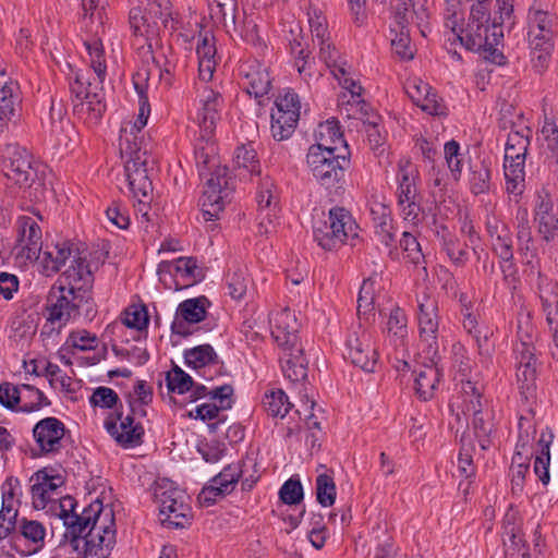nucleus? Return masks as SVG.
I'll list each match as a JSON object with an SVG mask.
<instances>
[{
  "label": "nucleus",
  "mask_w": 558,
  "mask_h": 558,
  "mask_svg": "<svg viewBox=\"0 0 558 558\" xmlns=\"http://www.w3.org/2000/svg\"><path fill=\"white\" fill-rule=\"evenodd\" d=\"M122 159L124 160V170L129 182L130 191L134 198L137 199L135 205L136 213L143 221H150L149 204L151 201V180L149 171L153 169L154 158L150 156V147L145 144L140 148L120 149Z\"/></svg>",
  "instance_id": "39448f33"
},
{
  "label": "nucleus",
  "mask_w": 558,
  "mask_h": 558,
  "mask_svg": "<svg viewBox=\"0 0 558 558\" xmlns=\"http://www.w3.org/2000/svg\"><path fill=\"white\" fill-rule=\"evenodd\" d=\"M514 0H496L494 19L488 22L489 28L498 25L504 34L505 27H512L514 24Z\"/></svg>",
  "instance_id": "69168bd1"
},
{
  "label": "nucleus",
  "mask_w": 558,
  "mask_h": 558,
  "mask_svg": "<svg viewBox=\"0 0 558 558\" xmlns=\"http://www.w3.org/2000/svg\"><path fill=\"white\" fill-rule=\"evenodd\" d=\"M45 395L34 386L23 384L19 386V408L21 412H34L48 405Z\"/></svg>",
  "instance_id": "3c124183"
},
{
  "label": "nucleus",
  "mask_w": 558,
  "mask_h": 558,
  "mask_svg": "<svg viewBox=\"0 0 558 558\" xmlns=\"http://www.w3.org/2000/svg\"><path fill=\"white\" fill-rule=\"evenodd\" d=\"M3 173L8 180L24 187L34 181L36 171L32 166V157L24 147L10 145L3 155Z\"/></svg>",
  "instance_id": "a878e982"
},
{
  "label": "nucleus",
  "mask_w": 558,
  "mask_h": 558,
  "mask_svg": "<svg viewBox=\"0 0 558 558\" xmlns=\"http://www.w3.org/2000/svg\"><path fill=\"white\" fill-rule=\"evenodd\" d=\"M555 17L548 11L532 7L527 13L529 34L545 33L554 34Z\"/></svg>",
  "instance_id": "5fc2aeb1"
},
{
  "label": "nucleus",
  "mask_w": 558,
  "mask_h": 558,
  "mask_svg": "<svg viewBox=\"0 0 558 558\" xmlns=\"http://www.w3.org/2000/svg\"><path fill=\"white\" fill-rule=\"evenodd\" d=\"M519 437L514 453H521L523 457L531 459L530 446L535 436V427L533 422L524 416L519 420Z\"/></svg>",
  "instance_id": "338daca9"
},
{
  "label": "nucleus",
  "mask_w": 558,
  "mask_h": 558,
  "mask_svg": "<svg viewBox=\"0 0 558 558\" xmlns=\"http://www.w3.org/2000/svg\"><path fill=\"white\" fill-rule=\"evenodd\" d=\"M281 349L280 362L284 376L291 381H301L307 377V359L300 341L293 344L279 347Z\"/></svg>",
  "instance_id": "f704fd0d"
},
{
  "label": "nucleus",
  "mask_w": 558,
  "mask_h": 558,
  "mask_svg": "<svg viewBox=\"0 0 558 558\" xmlns=\"http://www.w3.org/2000/svg\"><path fill=\"white\" fill-rule=\"evenodd\" d=\"M234 165L240 171V175L259 174V162L256 159V151L252 145H242L236 148Z\"/></svg>",
  "instance_id": "864d4df0"
},
{
  "label": "nucleus",
  "mask_w": 558,
  "mask_h": 558,
  "mask_svg": "<svg viewBox=\"0 0 558 558\" xmlns=\"http://www.w3.org/2000/svg\"><path fill=\"white\" fill-rule=\"evenodd\" d=\"M64 342L74 351L81 352L93 351L99 344L97 336L86 329L71 331Z\"/></svg>",
  "instance_id": "e2e57ef3"
},
{
  "label": "nucleus",
  "mask_w": 558,
  "mask_h": 558,
  "mask_svg": "<svg viewBox=\"0 0 558 558\" xmlns=\"http://www.w3.org/2000/svg\"><path fill=\"white\" fill-rule=\"evenodd\" d=\"M315 144L311 147H318L324 150L342 153L347 149L343 133L336 119H328L317 125L314 132Z\"/></svg>",
  "instance_id": "c9c22d12"
},
{
  "label": "nucleus",
  "mask_w": 558,
  "mask_h": 558,
  "mask_svg": "<svg viewBox=\"0 0 558 558\" xmlns=\"http://www.w3.org/2000/svg\"><path fill=\"white\" fill-rule=\"evenodd\" d=\"M325 1L326 0H308L311 3V9L307 14L308 25L312 36L316 38L318 43L329 39L326 17L318 8V4H323Z\"/></svg>",
  "instance_id": "13d9d810"
},
{
  "label": "nucleus",
  "mask_w": 558,
  "mask_h": 558,
  "mask_svg": "<svg viewBox=\"0 0 558 558\" xmlns=\"http://www.w3.org/2000/svg\"><path fill=\"white\" fill-rule=\"evenodd\" d=\"M93 275L85 259L74 255L68 269L61 275L56 283L75 288V292L81 294V290L89 286Z\"/></svg>",
  "instance_id": "79ce46f5"
},
{
  "label": "nucleus",
  "mask_w": 558,
  "mask_h": 558,
  "mask_svg": "<svg viewBox=\"0 0 558 558\" xmlns=\"http://www.w3.org/2000/svg\"><path fill=\"white\" fill-rule=\"evenodd\" d=\"M342 153L310 147L306 156L308 170L323 186L330 187L339 182L343 170L339 159Z\"/></svg>",
  "instance_id": "412c9836"
},
{
  "label": "nucleus",
  "mask_w": 558,
  "mask_h": 558,
  "mask_svg": "<svg viewBox=\"0 0 558 558\" xmlns=\"http://www.w3.org/2000/svg\"><path fill=\"white\" fill-rule=\"evenodd\" d=\"M19 89L17 82L0 64V132L17 121Z\"/></svg>",
  "instance_id": "c756f323"
},
{
  "label": "nucleus",
  "mask_w": 558,
  "mask_h": 558,
  "mask_svg": "<svg viewBox=\"0 0 558 558\" xmlns=\"http://www.w3.org/2000/svg\"><path fill=\"white\" fill-rule=\"evenodd\" d=\"M444 160L448 169L447 173L435 166H433L429 171V180L435 196L437 192L441 196L450 181L457 183L461 178L464 155L461 153V147L458 142L449 141L445 144Z\"/></svg>",
  "instance_id": "b1692460"
},
{
  "label": "nucleus",
  "mask_w": 558,
  "mask_h": 558,
  "mask_svg": "<svg viewBox=\"0 0 558 558\" xmlns=\"http://www.w3.org/2000/svg\"><path fill=\"white\" fill-rule=\"evenodd\" d=\"M120 399L118 393L106 386H100L94 389L93 393L89 397V403L94 408L100 409H109L114 411H119L117 405Z\"/></svg>",
  "instance_id": "774afa93"
},
{
  "label": "nucleus",
  "mask_w": 558,
  "mask_h": 558,
  "mask_svg": "<svg viewBox=\"0 0 558 558\" xmlns=\"http://www.w3.org/2000/svg\"><path fill=\"white\" fill-rule=\"evenodd\" d=\"M87 61L95 74V82L85 81L83 75H76L71 84L74 114L86 124L98 123L105 112L102 83L107 76V62L102 43L98 38L84 41Z\"/></svg>",
  "instance_id": "7ed1b4c3"
},
{
  "label": "nucleus",
  "mask_w": 558,
  "mask_h": 558,
  "mask_svg": "<svg viewBox=\"0 0 558 558\" xmlns=\"http://www.w3.org/2000/svg\"><path fill=\"white\" fill-rule=\"evenodd\" d=\"M233 389L229 385L217 387L195 386L192 392V400L197 401L208 397V401L201 403L187 412V416L195 420L211 421L220 417V413L231 409Z\"/></svg>",
  "instance_id": "4468645a"
},
{
  "label": "nucleus",
  "mask_w": 558,
  "mask_h": 558,
  "mask_svg": "<svg viewBox=\"0 0 558 558\" xmlns=\"http://www.w3.org/2000/svg\"><path fill=\"white\" fill-rule=\"evenodd\" d=\"M331 230H333V226L329 217L327 219H317L313 225L314 239L324 250L330 251L340 245Z\"/></svg>",
  "instance_id": "0e129e2a"
},
{
  "label": "nucleus",
  "mask_w": 558,
  "mask_h": 558,
  "mask_svg": "<svg viewBox=\"0 0 558 558\" xmlns=\"http://www.w3.org/2000/svg\"><path fill=\"white\" fill-rule=\"evenodd\" d=\"M381 289V278L378 275L371 276L363 281L357 298V312L360 315H365L376 307Z\"/></svg>",
  "instance_id": "de8ad7c7"
},
{
  "label": "nucleus",
  "mask_w": 558,
  "mask_h": 558,
  "mask_svg": "<svg viewBox=\"0 0 558 558\" xmlns=\"http://www.w3.org/2000/svg\"><path fill=\"white\" fill-rule=\"evenodd\" d=\"M104 426L108 434L124 448H133L142 442L144 428L130 413L124 415L120 411L110 412Z\"/></svg>",
  "instance_id": "393cba45"
},
{
  "label": "nucleus",
  "mask_w": 558,
  "mask_h": 558,
  "mask_svg": "<svg viewBox=\"0 0 558 558\" xmlns=\"http://www.w3.org/2000/svg\"><path fill=\"white\" fill-rule=\"evenodd\" d=\"M154 500L158 509V519L167 527H185L190 524L192 512L186 494L172 482L161 480L154 488Z\"/></svg>",
  "instance_id": "0eeeda50"
},
{
  "label": "nucleus",
  "mask_w": 558,
  "mask_h": 558,
  "mask_svg": "<svg viewBox=\"0 0 558 558\" xmlns=\"http://www.w3.org/2000/svg\"><path fill=\"white\" fill-rule=\"evenodd\" d=\"M524 345L523 343L513 347V359L517 383L521 392L525 395V398H529L536 386L538 361L535 349H529Z\"/></svg>",
  "instance_id": "c85d7f7f"
},
{
  "label": "nucleus",
  "mask_w": 558,
  "mask_h": 558,
  "mask_svg": "<svg viewBox=\"0 0 558 558\" xmlns=\"http://www.w3.org/2000/svg\"><path fill=\"white\" fill-rule=\"evenodd\" d=\"M19 532L25 542L23 556L35 555L45 547L47 531L41 522L23 518L19 522Z\"/></svg>",
  "instance_id": "a19ab883"
},
{
  "label": "nucleus",
  "mask_w": 558,
  "mask_h": 558,
  "mask_svg": "<svg viewBox=\"0 0 558 558\" xmlns=\"http://www.w3.org/2000/svg\"><path fill=\"white\" fill-rule=\"evenodd\" d=\"M66 428L59 418L49 416L40 420L33 427L34 440L41 453L59 452L64 442Z\"/></svg>",
  "instance_id": "cd10ccee"
},
{
  "label": "nucleus",
  "mask_w": 558,
  "mask_h": 558,
  "mask_svg": "<svg viewBox=\"0 0 558 558\" xmlns=\"http://www.w3.org/2000/svg\"><path fill=\"white\" fill-rule=\"evenodd\" d=\"M275 106L270 129L275 140L283 141L293 134L299 121L301 109L299 96L290 89H284L277 97Z\"/></svg>",
  "instance_id": "6ab92c4d"
},
{
  "label": "nucleus",
  "mask_w": 558,
  "mask_h": 558,
  "mask_svg": "<svg viewBox=\"0 0 558 558\" xmlns=\"http://www.w3.org/2000/svg\"><path fill=\"white\" fill-rule=\"evenodd\" d=\"M452 412L460 416L473 415V426L476 436H488L492 432V424L488 417L485 418L482 413L481 393L475 384L471 380L462 381L461 391L450 402Z\"/></svg>",
  "instance_id": "aec40b11"
},
{
  "label": "nucleus",
  "mask_w": 558,
  "mask_h": 558,
  "mask_svg": "<svg viewBox=\"0 0 558 558\" xmlns=\"http://www.w3.org/2000/svg\"><path fill=\"white\" fill-rule=\"evenodd\" d=\"M244 472L236 463L229 464L217 474L207 486H205L198 495L201 504L210 506L218 498L230 494Z\"/></svg>",
  "instance_id": "7c9ffc66"
},
{
  "label": "nucleus",
  "mask_w": 558,
  "mask_h": 558,
  "mask_svg": "<svg viewBox=\"0 0 558 558\" xmlns=\"http://www.w3.org/2000/svg\"><path fill=\"white\" fill-rule=\"evenodd\" d=\"M32 502L37 510H47L63 521L59 505L71 496H61L63 477L52 470L43 469L34 473L31 478Z\"/></svg>",
  "instance_id": "9b49d317"
},
{
  "label": "nucleus",
  "mask_w": 558,
  "mask_h": 558,
  "mask_svg": "<svg viewBox=\"0 0 558 558\" xmlns=\"http://www.w3.org/2000/svg\"><path fill=\"white\" fill-rule=\"evenodd\" d=\"M81 301L82 296L75 292V288L54 283L46 300L44 329L60 333L78 315Z\"/></svg>",
  "instance_id": "9d476101"
},
{
  "label": "nucleus",
  "mask_w": 558,
  "mask_h": 558,
  "mask_svg": "<svg viewBox=\"0 0 558 558\" xmlns=\"http://www.w3.org/2000/svg\"><path fill=\"white\" fill-rule=\"evenodd\" d=\"M428 17L426 8L421 0H399L390 23V41L393 52L403 60L414 57V48L410 40V25L421 26Z\"/></svg>",
  "instance_id": "423d86ee"
},
{
  "label": "nucleus",
  "mask_w": 558,
  "mask_h": 558,
  "mask_svg": "<svg viewBox=\"0 0 558 558\" xmlns=\"http://www.w3.org/2000/svg\"><path fill=\"white\" fill-rule=\"evenodd\" d=\"M343 356L364 372H375L379 354L374 333L362 325L350 329L344 341Z\"/></svg>",
  "instance_id": "ddd939ff"
},
{
  "label": "nucleus",
  "mask_w": 558,
  "mask_h": 558,
  "mask_svg": "<svg viewBox=\"0 0 558 558\" xmlns=\"http://www.w3.org/2000/svg\"><path fill=\"white\" fill-rule=\"evenodd\" d=\"M198 109L197 123L199 132L205 135L215 134L217 122L220 120V112L223 108V98L219 85L215 81L197 83Z\"/></svg>",
  "instance_id": "a211bd4d"
},
{
  "label": "nucleus",
  "mask_w": 558,
  "mask_h": 558,
  "mask_svg": "<svg viewBox=\"0 0 558 558\" xmlns=\"http://www.w3.org/2000/svg\"><path fill=\"white\" fill-rule=\"evenodd\" d=\"M130 26L135 36L149 37L155 35V22L151 16L147 14L142 8H132L130 11Z\"/></svg>",
  "instance_id": "052dcab7"
},
{
  "label": "nucleus",
  "mask_w": 558,
  "mask_h": 558,
  "mask_svg": "<svg viewBox=\"0 0 558 558\" xmlns=\"http://www.w3.org/2000/svg\"><path fill=\"white\" fill-rule=\"evenodd\" d=\"M74 256L72 244L69 242H58L51 247H47L39 254L38 264L40 271L50 277L58 272L65 262Z\"/></svg>",
  "instance_id": "4c0bfd02"
},
{
  "label": "nucleus",
  "mask_w": 558,
  "mask_h": 558,
  "mask_svg": "<svg viewBox=\"0 0 558 558\" xmlns=\"http://www.w3.org/2000/svg\"><path fill=\"white\" fill-rule=\"evenodd\" d=\"M553 37L554 34L527 33V40L531 49L532 62L537 71L544 70L547 65L549 56L554 47Z\"/></svg>",
  "instance_id": "c03bdc74"
},
{
  "label": "nucleus",
  "mask_w": 558,
  "mask_h": 558,
  "mask_svg": "<svg viewBox=\"0 0 558 558\" xmlns=\"http://www.w3.org/2000/svg\"><path fill=\"white\" fill-rule=\"evenodd\" d=\"M553 440L550 433L542 432L538 439V450L536 452L534 461V473L539 478L543 485H547L550 482L549 464H550V452L549 447Z\"/></svg>",
  "instance_id": "8fccbe9b"
},
{
  "label": "nucleus",
  "mask_w": 558,
  "mask_h": 558,
  "mask_svg": "<svg viewBox=\"0 0 558 558\" xmlns=\"http://www.w3.org/2000/svg\"><path fill=\"white\" fill-rule=\"evenodd\" d=\"M196 53L198 58V77L202 82L214 81V72L216 69V47L214 37L206 32L201 34L197 40Z\"/></svg>",
  "instance_id": "ea45409f"
},
{
  "label": "nucleus",
  "mask_w": 558,
  "mask_h": 558,
  "mask_svg": "<svg viewBox=\"0 0 558 558\" xmlns=\"http://www.w3.org/2000/svg\"><path fill=\"white\" fill-rule=\"evenodd\" d=\"M487 233L490 236L494 252L505 262L512 259V239L508 226L492 216L486 221Z\"/></svg>",
  "instance_id": "e433bc0d"
},
{
  "label": "nucleus",
  "mask_w": 558,
  "mask_h": 558,
  "mask_svg": "<svg viewBox=\"0 0 558 558\" xmlns=\"http://www.w3.org/2000/svg\"><path fill=\"white\" fill-rule=\"evenodd\" d=\"M471 3L470 17L464 26L459 0H446L445 26L470 50H492L498 46L504 34L498 25L489 28L490 0H466Z\"/></svg>",
  "instance_id": "f03ea898"
},
{
  "label": "nucleus",
  "mask_w": 558,
  "mask_h": 558,
  "mask_svg": "<svg viewBox=\"0 0 558 558\" xmlns=\"http://www.w3.org/2000/svg\"><path fill=\"white\" fill-rule=\"evenodd\" d=\"M166 384L171 392L178 395L190 393L191 400L195 386H203L202 384L195 383L193 378L179 366H173L167 372Z\"/></svg>",
  "instance_id": "603ef678"
},
{
  "label": "nucleus",
  "mask_w": 558,
  "mask_h": 558,
  "mask_svg": "<svg viewBox=\"0 0 558 558\" xmlns=\"http://www.w3.org/2000/svg\"><path fill=\"white\" fill-rule=\"evenodd\" d=\"M328 216L333 226L331 233L335 239H338L340 244H343L357 235V226L347 209L342 207L331 208Z\"/></svg>",
  "instance_id": "37998d69"
},
{
  "label": "nucleus",
  "mask_w": 558,
  "mask_h": 558,
  "mask_svg": "<svg viewBox=\"0 0 558 558\" xmlns=\"http://www.w3.org/2000/svg\"><path fill=\"white\" fill-rule=\"evenodd\" d=\"M387 337V356L398 372L409 368L407 357L408 319L405 313L398 306L393 307L385 327Z\"/></svg>",
  "instance_id": "f3484780"
},
{
  "label": "nucleus",
  "mask_w": 558,
  "mask_h": 558,
  "mask_svg": "<svg viewBox=\"0 0 558 558\" xmlns=\"http://www.w3.org/2000/svg\"><path fill=\"white\" fill-rule=\"evenodd\" d=\"M264 407L270 416L282 418L288 414L292 404L283 390L274 389L265 395Z\"/></svg>",
  "instance_id": "6e6d98bb"
},
{
  "label": "nucleus",
  "mask_w": 558,
  "mask_h": 558,
  "mask_svg": "<svg viewBox=\"0 0 558 558\" xmlns=\"http://www.w3.org/2000/svg\"><path fill=\"white\" fill-rule=\"evenodd\" d=\"M534 220L545 241L549 242L558 234V210L554 209L553 198L546 191L536 195Z\"/></svg>",
  "instance_id": "2f4dec72"
},
{
  "label": "nucleus",
  "mask_w": 558,
  "mask_h": 558,
  "mask_svg": "<svg viewBox=\"0 0 558 558\" xmlns=\"http://www.w3.org/2000/svg\"><path fill=\"white\" fill-rule=\"evenodd\" d=\"M319 44V58L325 62L333 77L339 82L343 89L351 94L354 102H361L362 86L355 80L351 66L347 60L341 57L335 47L327 40Z\"/></svg>",
  "instance_id": "5701e85b"
},
{
  "label": "nucleus",
  "mask_w": 558,
  "mask_h": 558,
  "mask_svg": "<svg viewBox=\"0 0 558 558\" xmlns=\"http://www.w3.org/2000/svg\"><path fill=\"white\" fill-rule=\"evenodd\" d=\"M274 182L269 178H265L257 192V205L260 213V226H265V220L272 225L271 217L278 210V201L274 192Z\"/></svg>",
  "instance_id": "49530a36"
},
{
  "label": "nucleus",
  "mask_w": 558,
  "mask_h": 558,
  "mask_svg": "<svg viewBox=\"0 0 558 558\" xmlns=\"http://www.w3.org/2000/svg\"><path fill=\"white\" fill-rule=\"evenodd\" d=\"M196 166L202 178L207 175L202 197L203 217L205 220H214L229 202L232 194V182L228 169L218 163L217 148L214 134L205 135L199 132V137L194 147Z\"/></svg>",
  "instance_id": "20e7f679"
},
{
  "label": "nucleus",
  "mask_w": 558,
  "mask_h": 558,
  "mask_svg": "<svg viewBox=\"0 0 558 558\" xmlns=\"http://www.w3.org/2000/svg\"><path fill=\"white\" fill-rule=\"evenodd\" d=\"M271 336L278 347L293 344L300 341L296 335L299 323L289 308L274 311L269 317Z\"/></svg>",
  "instance_id": "473e14b6"
},
{
  "label": "nucleus",
  "mask_w": 558,
  "mask_h": 558,
  "mask_svg": "<svg viewBox=\"0 0 558 558\" xmlns=\"http://www.w3.org/2000/svg\"><path fill=\"white\" fill-rule=\"evenodd\" d=\"M148 73L147 71H140L133 76L134 88L138 94V114L134 120L124 121L119 137V147L125 148H140L146 144L149 147V143L145 141L142 130L146 126L149 117V106L146 96V81Z\"/></svg>",
  "instance_id": "f8f14e48"
},
{
  "label": "nucleus",
  "mask_w": 558,
  "mask_h": 558,
  "mask_svg": "<svg viewBox=\"0 0 558 558\" xmlns=\"http://www.w3.org/2000/svg\"><path fill=\"white\" fill-rule=\"evenodd\" d=\"M369 213L375 223L376 234L386 246L390 245L395 240V233L390 223L389 208L379 201H373L369 203Z\"/></svg>",
  "instance_id": "a18cd8bd"
},
{
  "label": "nucleus",
  "mask_w": 558,
  "mask_h": 558,
  "mask_svg": "<svg viewBox=\"0 0 558 558\" xmlns=\"http://www.w3.org/2000/svg\"><path fill=\"white\" fill-rule=\"evenodd\" d=\"M210 302L206 296H197L181 302L175 311L171 329L174 333L187 336L192 326L204 320Z\"/></svg>",
  "instance_id": "bb28decb"
},
{
  "label": "nucleus",
  "mask_w": 558,
  "mask_h": 558,
  "mask_svg": "<svg viewBox=\"0 0 558 558\" xmlns=\"http://www.w3.org/2000/svg\"><path fill=\"white\" fill-rule=\"evenodd\" d=\"M426 359L429 363L423 364L414 371V388L417 396L424 401L434 397L440 379L439 368L434 361L435 356L428 357L426 355Z\"/></svg>",
  "instance_id": "58836bf2"
},
{
  "label": "nucleus",
  "mask_w": 558,
  "mask_h": 558,
  "mask_svg": "<svg viewBox=\"0 0 558 558\" xmlns=\"http://www.w3.org/2000/svg\"><path fill=\"white\" fill-rule=\"evenodd\" d=\"M417 325L421 342L426 345L428 357L438 352V302L430 295L423 294L417 299Z\"/></svg>",
  "instance_id": "4be33fe9"
},
{
  "label": "nucleus",
  "mask_w": 558,
  "mask_h": 558,
  "mask_svg": "<svg viewBox=\"0 0 558 558\" xmlns=\"http://www.w3.org/2000/svg\"><path fill=\"white\" fill-rule=\"evenodd\" d=\"M436 235L439 238L442 248L447 253L448 257L454 264H461L464 262L466 255L464 246L457 241L447 227L441 226L437 228Z\"/></svg>",
  "instance_id": "4d7b16f0"
},
{
  "label": "nucleus",
  "mask_w": 558,
  "mask_h": 558,
  "mask_svg": "<svg viewBox=\"0 0 558 558\" xmlns=\"http://www.w3.org/2000/svg\"><path fill=\"white\" fill-rule=\"evenodd\" d=\"M420 173L417 167L407 158L398 161L396 173L397 204L402 219L417 226L423 218V210L420 204L417 182Z\"/></svg>",
  "instance_id": "1a4fd4ad"
},
{
  "label": "nucleus",
  "mask_w": 558,
  "mask_h": 558,
  "mask_svg": "<svg viewBox=\"0 0 558 558\" xmlns=\"http://www.w3.org/2000/svg\"><path fill=\"white\" fill-rule=\"evenodd\" d=\"M157 272L169 288L182 290L196 284L205 278L204 268L193 257H179L159 263Z\"/></svg>",
  "instance_id": "2eb2a0df"
},
{
  "label": "nucleus",
  "mask_w": 558,
  "mask_h": 558,
  "mask_svg": "<svg viewBox=\"0 0 558 558\" xmlns=\"http://www.w3.org/2000/svg\"><path fill=\"white\" fill-rule=\"evenodd\" d=\"M531 130L511 131L505 147L504 172L506 190L515 197L525 189V157L530 146Z\"/></svg>",
  "instance_id": "6e6552de"
},
{
  "label": "nucleus",
  "mask_w": 558,
  "mask_h": 558,
  "mask_svg": "<svg viewBox=\"0 0 558 558\" xmlns=\"http://www.w3.org/2000/svg\"><path fill=\"white\" fill-rule=\"evenodd\" d=\"M243 85L250 95L262 98L268 94L271 78L268 68L257 60L244 62L240 68Z\"/></svg>",
  "instance_id": "72a5a7b5"
},
{
  "label": "nucleus",
  "mask_w": 558,
  "mask_h": 558,
  "mask_svg": "<svg viewBox=\"0 0 558 558\" xmlns=\"http://www.w3.org/2000/svg\"><path fill=\"white\" fill-rule=\"evenodd\" d=\"M45 377L48 378L50 386L54 390L66 395L73 393L75 390L72 378L63 373L57 364L49 361L45 365Z\"/></svg>",
  "instance_id": "680f3d73"
},
{
  "label": "nucleus",
  "mask_w": 558,
  "mask_h": 558,
  "mask_svg": "<svg viewBox=\"0 0 558 558\" xmlns=\"http://www.w3.org/2000/svg\"><path fill=\"white\" fill-rule=\"evenodd\" d=\"M63 524L73 537L85 535V554L98 558H106L116 543L113 513L105 508L98 499L90 502L78 514L75 511L76 502L73 498L64 499L60 505Z\"/></svg>",
  "instance_id": "f257e3e1"
},
{
  "label": "nucleus",
  "mask_w": 558,
  "mask_h": 558,
  "mask_svg": "<svg viewBox=\"0 0 558 558\" xmlns=\"http://www.w3.org/2000/svg\"><path fill=\"white\" fill-rule=\"evenodd\" d=\"M184 360L187 366L194 369H203L202 376L207 378L206 368L218 364V355L209 344H202L184 351Z\"/></svg>",
  "instance_id": "09e8293b"
},
{
  "label": "nucleus",
  "mask_w": 558,
  "mask_h": 558,
  "mask_svg": "<svg viewBox=\"0 0 558 558\" xmlns=\"http://www.w3.org/2000/svg\"><path fill=\"white\" fill-rule=\"evenodd\" d=\"M529 469L530 459L523 457L520 452L514 453L509 473L512 494L520 495L523 492L524 480Z\"/></svg>",
  "instance_id": "bf43d9fd"
},
{
  "label": "nucleus",
  "mask_w": 558,
  "mask_h": 558,
  "mask_svg": "<svg viewBox=\"0 0 558 558\" xmlns=\"http://www.w3.org/2000/svg\"><path fill=\"white\" fill-rule=\"evenodd\" d=\"M43 247V233L33 217L22 216L16 221V243L12 256L19 266H27L39 258Z\"/></svg>",
  "instance_id": "dca6fc26"
}]
</instances>
